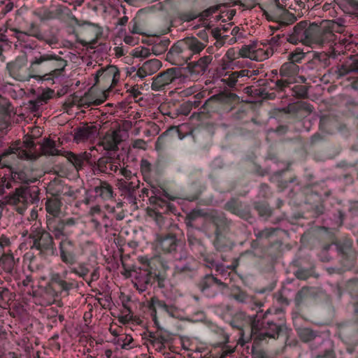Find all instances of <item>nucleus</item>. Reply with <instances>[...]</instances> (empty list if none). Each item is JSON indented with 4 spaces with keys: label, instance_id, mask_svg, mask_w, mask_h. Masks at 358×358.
I'll return each instance as SVG.
<instances>
[{
    "label": "nucleus",
    "instance_id": "1",
    "mask_svg": "<svg viewBox=\"0 0 358 358\" xmlns=\"http://www.w3.org/2000/svg\"><path fill=\"white\" fill-rule=\"evenodd\" d=\"M262 305L256 304L260 309ZM284 315L281 308H269L265 313L258 310L255 315H246L240 313L233 318L231 326L243 331L246 324L250 329L248 338L254 340V345H258L268 339H276L285 327Z\"/></svg>",
    "mask_w": 358,
    "mask_h": 358
},
{
    "label": "nucleus",
    "instance_id": "2",
    "mask_svg": "<svg viewBox=\"0 0 358 358\" xmlns=\"http://www.w3.org/2000/svg\"><path fill=\"white\" fill-rule=\"evenodd\" d=\"M68 61L55 53L40 54L31 61V71L37 80H54L64 76Z\"/></svg>",
    "mask_w": 358,
    "mask_h": 358
},
{
    "label": "nucleus",
    "instance_id": "3",
    "mask_svg": "<svg viewBox=\"0 0 358 358\" xmlns=\"http://www.w3.org/2000/svg\"><path fill=\"white\" fill-rule=\"evenodd\" d=\"M155 331H147L142 334L144 344L148 350H153L162 355L177 352L173 335L159 325H155Z\"/></svg>",
    "mask_w": 358,
    "mask_h": 358
},
{
    "label": "nucleus",
    "instance_id": "4",
    "mask_svg": "<svg viewBox=\"0 0 358 358\" xmlns=\"http://www.w3.org/2000/svg\"><path fill=\"white\" fill-rule=\"evenodd\" d=\"M17 146L18 148L22 149L23 150H26L27 151H30V154L31 155L30 157L24 158V159H36L38 155L36 153V145L34 142L31 139L27 140L23 142H16L12 144L10 147ZM16 156L17 158L22 159L20 157L17 153L12 152L9 154V155L6 157V161H3L1 162V171L3 173V175L6 173V180L10 182V187H12V182H18V183H27L29 181L28 176L23 171H13L10 163L9 162V158H14Z\"/></svg>",
    "mask_w": 358,
    "mask_h": 358
},
{
    "label": "nucleus",
    "instance_id": "5",
    "mask_svg": "<svg viewBox=\"0 0 358 358\" xmlns=\"http://www.w3.org/2000/svg\"><path fill=\"white\" fill-rule=\"evenodd\" d=\"M29 234L31 240V249L37 251V255L43 258L53 256L56 252L54 237L48 230L39 227L33 226L30 232L26 231L23 236Z\"/></svg>",
    "mask_w": 358,
    "mask_h": 358
},
{
    "label": "nucleus",
    "instance_id": "6",
    "mask_svg": "<svg viewBox=\"0 0 358 358\" xmlns=\"http://www.w3.org/2000/svg\"><path fill=\"white\" fill-rule=\"evenodd\" d=\"M141 266L129 271V275L134 277V287L141 292L145 291L157 280L158 286L163 287V280L153 271L151 261L148 257L138 258Z\"/></svg>",
    "mask_w": 358,
    "mask_h": 358
},
{
    "label": "nucleus",
    "instance_id": "7",
    "mask_svg": "<svg viewBox=\"0 0 358 358\" xmlns=\"http://www.w3.org/2000/svg\"><path fill=\"white\" fill-rule=\"evenodd\" d=\"M39 149L42 155L48 156L62 155L71 162L77 171L83 169L85 165L90 160V154L86 152L80 154H75L71 151H64L61 152L57 148L56 141L50 138L44 139L40 145Z\"/></svg>",
    "mask_w": 358,
    "mask_h": 358
},
{
    "label": "nucleus",
    "instance_id": "8",
    "mask_svg": "<svg viewBox=\"0 0 358 358\" xmlns=\"http://www.w3.org/2000/svg\"><path fill=\"white\" fill-rule=\"evenodd\" d=\"M120 81V72L114 65H108L105 68L99 69L94 77V85L102 88L108 95L110 92H119L117 88Z\"/></svg>",
    "mask_w": 358,
    "mask_h": 358
},
{
    "label": "nucleus",
    "instance_id": "9",
    "mask_svg": "<svg viewBox=\"0 0 358 358\" xmlns=\"http://www.w3.org/2000/svg\"><path fill=\"white\" fill-rule=\"evenodd\" d=\"M69 268L64 269L61 273L53 272L50 274V286L57 293H63L68 296L69 292L77 287V281L69 277L73 273L79 277L78 267L69 266Z\"/></svg>",
    "mask_w": 358,
    "mask_h": 358
},
{
    "label": "nucleus",
    "instance_id": "10",
    "mask_svg": "<svg viewBox=\"0 0 358 358\" xmlns=\"http://www.w3.org/2000/svg\"><path fill=\"white\" fill-rule=\"evenodd\" d=\"M78 223V219L75 217L47 218L46 227L48 230L56 240L69 238L74 233L75 228Z\"/></svg>",
    "mask_w": 358,
    "mask_h": 358
},
{
    "label": "nucleus",
    "instance_id": "11",
    "mask_svg": "<svg viewBox=\"0 0 358 358\" xmlns=\"http://www.w3.org/2000/svg\"><path fill=\"white\" fill-rule=\"evenodd\" d=\"M345 27L334 20L324 21L321 27L317 26V30L315 31L313 43L324 45L327 43H334L338 38L335 34H341L344 31Z\"/></svg>",
    "mask_w": 358,
    "mask_h": 358
},
{
    "label": "nucleus",
    "instance_id": "12",
    "mask_svg": "<svg viewBox=\"0 0 358 358\" xmlns=\"http://www.w3.org/2000/svg\"><path fill=\"white\" fill-rule=\"evenodd\" d=\"M38 199V190L29 187H20L15 189L14 194L10 195L9 203L15 206L17 213L22 214L29 203H33Z\"/></svg>",
    "mask_w": 358,
    "mask_h": 358
},
{
    "label": "nucleus",
    "instance_id": "13",
    "mask_svg": "<svg viewBox=\"0 0 358 358\" xmlns=\"http://www.w3.org/2000/svg\"><path fill=\"white\" fill-rule=\"evenodd\" d=\"M274 53V49L266 42H255L243 45L239 50L241 57L249 58L252 60L264 61Z\"/></svg>",
    "mask_w": 358,
    "mask_h": 358
},
{
    "label": "nucleus",
    "instance_id": "14",
    "mask_svg": "<svg viewBox=\"0 0 358 358\" xmlns=\"http://www.w3.org/2000/svg\"><path fill=\"white\" fill-rule=\"evenodd\" d=\"M316 30L317 25L308 24L306 21H301L294 26L292 33L286 37V40L292 44L302 43L310 45L313 43Z\"/></svg>",
    "mask_w": 358,
    "mask_h": 358
},
{
    "label": "nucleus",
    "instance_id": "15",
    "mask_svg": "<svg viewBox=\"0 0 358 358\" xmlns=\"http://www.w3.org/2000/svg\"><path fill=\"white\" fill-rule=\"evenodd\" d=\"M58 248L61 261L68 266L74 265L78 257L83 254L81 245L67 237L60 241Z\"/></svg>",
    "mask_w": 358,
    "mask_h": 358
},
{
    "label": "nucleus",
    "instance_id": "16",
    "mask_svg": "<svg viewBox=\"0 0 358 358\" xmlns=\"http://www.w3.org/2000/svg\"><path fill=\"white\" fill-rule=\"evenodd\" d=\"M299 72V66L293 62L284 63L279 71L280 78H277L275 83V89L278 92H285L289 88L292 84L296 81V76Z\"/></svg>",
    "mask_w": 358,
    "mask_h": 358
},
{
    "label": "nucleus",
    "instance_id": "17",
    "mask_svg": "<svg viewBox=\"0 0 358 358\" xmlns=\"http://www.w3.org/2000/svg\"><path fill=\"white\" fill-rule=\"evenodd\" d=\"M6 70L12 78L18 81H28L31 78L37 80L36 73L31 71V64L27 67L25 59L22 58L7 63Z\"/></svg>",
    "mask_w": 358,
    "mask_h": 358
},
{
    "label": "nucleus",
    "instance_id": "18",
    "mask_svg": "<svg viewBox=\"0 0 358 358\" xmlns=\"http://www.w3.org/2000/svg\"><path fill=\"white\" fill-rule=\"evenodd\" d=\"M121 159L119 155L111 154L100 157L94 166L95 173H104L113 175L119 170L121 165Z\"/></svg>",
    "mask_w": 358,
    "mask_h": 358
},
{
    "label": "nucleus",
    "instance_id": "19",
    "mask_svg": "<svg viewBox=\"0 0 358 358\" xmlns=\"http://www.w3.org/2000/svg\"><path fill=\"white\" fill-rule=\"evenodd\" d=\"M148 308L155 325L160 324L157 317V310H159L160 314H167L171 317L174 316L177 310L174 305L166 303L164 301L160 300L156 296L152 297L148 301Z\"/></svg>",
    "mask_w": 358,
    "mask_h": 358
},
{
    "label": "nucleus",
    "instance_id": "20",
    "mask_svg": "<svg viewBox=\"0 0 358 358\" xmlns=\"http://www.w3.org/2000/svg\"><path fill=\"white\" fill-rule=\"evenodd\" d=\"M166 60L173 65L182 66L191 60L188 51L180 40L175 43L166 55Z\"/></svg>",
    "mask_w": 358,
    "mask_h": 358
},
{
    "label": "nucleus",
    "instance_id": "21",
    "mask_svg": "<svg viewBox=\"0 0 358 358\" xmlns=\"http://www.w3.org/2000/svg\"><path fill=\"white\" fill-rule=\"evenodd\" d=\"M213 101H217L223 110L229 112L239 103V97L235 93L224 91L212 96L205 102L203 107H208Z\"/></svg>",
    "mask_w": 358,
    "mask_h": 358
},
{
    "label": "nucleus",
    "instance_id": "22",
    "mask_svg": "<svg viewBox=\"0 0 358 358\" xmlns=\"http://www.w3.org/2000/svg\"><path fill=\"white\" fill-rule=\"evenodd\" d=\"M180 76V70L178 68H170L159 73L153 78L152 90L159 91L174 82Z\"/></svg>",
    "mask_w": 358,
    "mask_h": 358
},
{
    "label": "nucleus",
    "instance_id": "23",
    "mask_svg": "<svg viewBox=\"0 0 358 358\" xmlns=\"http://www.w3.org/2000/svg\"><path fill=\"white\" fill-rule=\"evenodd\" d=\"M83 38L79 40V43L83 46H90V48H94L98 43V40L103 34L102 29L94 24L87 23V27L82 29Z\"/></svg>",
    "mask_w": 358,
    "mask_h": 358
},
{
    "label": "nucleus",
    "instance_id": "24",
    "mask_svg": "<svg viewBox=\"0 0 358 358\" xmlns=\"http://www.w3.org/2000/svg\"><path fill=\"white\" fill-rule=\"evenodd\" d=\"M199 287L207 296H214L225 289L227 285L213 275H206L199 282Z\"/></svg>",
    "mask_w": 358,
    "mask_h": 358
},
{
    "label": "nucleus",
    "instance_id": "25",
    "mask_svg": "<svg viewBox=\"0 0 358 358\" xmlns=\"http://www.w3.org/2000/svg\"><path fill=\"white\" fill-rule=\"evenodd\" d=\"M140 184L138 178H132L131 180L118 179L117 186L124 198L136 203V192L140 187Z\"/></svg>",
    "mask_w": 358,
    "mask_h": 358
},
{
    "label": "nucleus",
    "instance_id": "26",
    "mask_svg": "<svg viewBox=\"0 0 358 358\" xmlns=\"http://www.w3.org/2000/svg\"><path fill=\"white\" fill-rule=\"evenodd\" d=\"M178 241L172 233L157 235L155 239V247L164 254L172 253L176 250Z\"/></svg>",
    "mask_w": 358,
    "mask_h": 358
},
{
    "label": "nucleus",
    "instance_id": "27",
    "mask_svg": "<svg viewBox=\"0 0 358 358\" xmlns=\"http://www.w3.org/2000/svg\"><path fill=\"white\" fill-rule=\"evenodd\" d=\"M180 41L188 51L191 59L194 56L200 55L201 52L207 47L208 43L207 36L203 38L202 41L195 36H187L180 39Z\"/></svg>",
    "mask_w": 358,
    "mask_h": 358
},
{
    "label": "nucleus",
    "instance_id": "28",
    "mask_svg": "<svg viewBox=\"0 0 358 358\" xmlns=\"http://www.w3.org/2000/svg\"><path fill=\"white\" fill-rule=\"evenodd\" d=\"M14 115V108L9 100L0 95V133H4L8 129Z\"/></svg>",
    "mask_w": 358,
    "mask_h": 358
},
{
    "label": "nucleus",
    "instance_id": "29",
    "mask_svg": "<svg viewBox=\"0 0 358 358\" xmlns=\"http://www.w3.org/2000/svg\"><path fill=\"white\" fill-rule=\"evenodd\" d=\"M213 61L212 55H204L198 60L187 63V69L192 75H203Z\"/></svg>",
    "mask_w": 358,
    "mask_h": 358
},
{
    "label": "nucleus",
    "instance_id": "30",
    "mask_svg": "<svg viewBox=\"0 0 358 358\" xmlns=\"http://www.w3.org/2000/svg\"><path fill=\"white\" fill-rule=\"evenodd\" d=\"M352 36L347 37L345 35H339L338 38L331 45L330 55L336 57L338 55H344L347 50L352 48Z\"/></svg>",
    "mask_w": 358,
    "mask_h": 358
},
{
    "label": "nucleus",
    "instance_id": "31",
    "mask_svg": "<svg viewBox=\"0 0 358 358\" xmlns=\"http://www.w3.org/2000/svg\"><path fill=\"white\" fill-rule=\"evenodd\" d=\"M287 7V3L284 0H275L273 3L269 7L268 10L262 8L263 15L268 21H273L277 22Z\"/></svg>",
    "mask_w": 358,
    "mask_h": 358
},
{
    "label": "nucleus",
    "instance_id": "32",
    "mask_svg": "<svg viewBox=\"0 0 358 358\" xmlns=\"http://www.w3.org/2000/svg\"><path fill=\"white\" fill-rule=\"evenodd\" d=\"M224 209L241 218L247 220L250 217L248 208L243 206L242 203L238 199H231L228 201L224 205Z\"/></svg>",
    "mask_w": 358,
    "mask_h": 358
},
{
    "label": "nucleus",
    "instance_id": "33",
    "mask_svg": "<svg viewBox=\"0 0 358 358\" xmlns=\"http://www.w3.org/2000/svg\"><path fill=\"white\" fill-rule=\"evenodd\" d=\"M162 66V62L157 59H151L145 61L136 71V75L143 78L156 73Z\"/></svg>",
    "mask_w": 358,
    "mask_h": 358
},
{
    "label": "nucleus",
    "instance_id": "34",
    "mask_svg": "<svg viewBox=\"0 0 358 358\" xmlns=\"http://www.w3.org/2000/svg\"><path fill=\"white\" fill-rule=\"evenodd\" d=\"M62 202L61 199L55 195H52L48 198L45 203V210L47 212L46 219L53 217H59L62 211Z\"/></svg>",
    "mask_w": 358,
    "mask_h": 358
},
{
    "label": "nucleus",
    "instance_id": "35",
    "mask_svg": "<svg viewBox=\"0 0 358 358\" xmlns=\"http://www.w3.org/2000/svg\"><path fill=\"white\" fill-rule=\"evenodd\" d=\"M122 141L119 131L107 132L100 142L104 150H115L117 149L118 144Z\"/></svg>",
    "mask_w": 358,
    "mask_h": 358
},
{
    "label": "nucleus",
    "instance_id": "36",
    "mask_svg": "<svg viewBox=\"0 0 358 358\" xmlns=\"http://www.w3.org/2000/svg\"><path fill=\"white\" fill-rule=\"evenodd\" d=\"M94 192L96 197H100L105 201L113 199L115 196L113 186L107 181L101 180H99V183L94 187Z\"/></svg>",
    "mask_w": 358,
    "mask_h": 358
},
{
    "label": "nucleus",
    "instance_id": "37",
    "mask_svg": "<svg viewBox=\"0 0 358 358\" xmlns=\"http://www.w3.org/2000/svg\"><path fill=\"white\" fill-rule=\"evenodd\" d=\"M74 131L73 139L77 143H79L94 137L96 132V127L95 126L85 124L76 128Z\"/></svg>",
    "mask_w": 358,
    "mask_h": 358
},
{
    "label": "nucleus",
    "instance_id": "38",
    "mask_svg": "<svg viewBox=\"0 0 358 358\" xmlns=\"http://www.w3.org/2000/svg\"><path fill=\"white\" fill-rule=\"evenodd\" d=\"M179 260L178 264L176 265V272L178 273H184L189 275L192 273L194 269L196 262L192 257H188L184 254V257L181 255L180 257H176Z\"/></svg>",
    "mask_w": 358,
    "mask_h": 358
},
{
    "label": "nucleus",
    "instance_id": "39",
    "mask_svg": "<svg viewBox=\"0 0 358 358\" xmlns=\"http://www.w3.org/2000/svg\"><path fill=\"white\" fill-rule=\"evenodd\" d=\"M213 245L217 251H227L232 248L231 241L227 236V231H215Z\"/></svg>",
    "mask_w": 358,
    "mask_h": 358
},
{
    "label": "nucleus",
    "instance_id": "40",
    "mask_svg": "<svg viewBox=\"0 0 358 358\" xmlns=\"http://www.w3.org/2000/svg\"><path fill=\"white\" fill-rule=\"evenodd\" d=\"M108 95L106 92L102 91L99 98L96 97L92 90H90L87 93L80 99L81 104L84 106L90 107L91 106H99L103 103L107 99Z\"/></svg>",
    "mask_w": 358,
    "mask_h": 358
},
{
    "label": "nucleus",
    "instance_id": "41",
    "mask_svg": "<svg viewBox=\"0 0 358 358\" xmlns=\"http://www.w3.org/2000/svg\"><path fill=\"white\" fill-rule=\"evenodd\" d=\"M209 220L215 228V231H227L229 222L224 213L212 212L210 214Z\"/></svg>",
    "mask_w": 358,
    "mask_h": 358
},
{
    "label": "nucleus",
    "instance_id": "42",
    "mask_svg": "<svg viewBox=\"0 0 358 358\" xmlns=\"http://www.w3.org/2000/svg\"><path fill=\"white\" fill-rule=\"evenodd\" d=\"M334 245H336L338 254L343 259H348L352 256V241L351 239L345 238L343 240H338L334 243Z\"/></svg>",
    "mask_w": 358,
    "mask_h": 358
},
{
    "label": "nucleus",
    "instance_id": "43",
    "mask_svg": "<svg viewBox=\"0 0 358 358\" xmlns=\"http://www.w3.org/2000/svg\"><path fill=\"white\" fill-rule=\"evenodd\" d=\"M313 110V107L311 104L303 101H299L295 103H289L284 109L285 113L292 114H296L301 111H305L308 113H310Z\"/></svg>",
    "mask_w": 358,
    "mask_h": 358
},
{
    "label": "nucleus",
    "instance_id": "44",
    "mask_svg": "<svg viewBox=\"0 0 358 358\" xmlns=\"http://www.w3.org/2000/svg\"><path fill=\"white\" fill-rule=\"evenodd\" d=\"M117 343L122 349L129 350L139 346V343L131 335L122 334L118 335Z\"/></svg>",
    "mask_w": 358,
    "mask_h": 358
},
{
    "label": "nucleus",
    "instance_id": "45",
    "mask_svg": "<svg viewBox=\"0 0 358 358\" xmlns=\"http://www.w3.org/2000/svg\"><path fill=\"white\" fill-rule=\"evenodd\" d=\"M150 203L154 207L152 210H157L162 213H169L172 211L173 206L164 199L162 197L157 199L155 196L150 197Z\"/></svg>",
    "mask_w": 358,
    "mask_h": 358
},
{
    "label": "nucleus",
    "instance_id": "46",
    "mask_svg": "<svg viewBox=\"0 0 358 358\" xmlns=\"http://www.w3.org/2000/svg\"><path fill=\"white\" fill-rule=\"evenodd\" d=\"M10 31L17 34L16 38L18 40H24V37L34 36L39 40H43V34H41L38 27L34 24H31L27 32L20 31L17 29H10Z\"/></svg>",
    "mask_w": 358,
    "mask_h": 358
},
{
    "label": "nucleus",
    "instance_id": "47",
    "mask_svg": "<svg viewBox=\"0 0 358 358\" xmlns=\"http://www.w3.org/2000/svg\"><path fill=\"white\" fill-rule=\"evenodd\" d=\"M91 222L93 224L96 230L101 231L102 228L106 229V231L108 229L112 226V220L106 215L104 213L101 216H96L94 218H92Z\"/></svg>",
    "mask_w": 358,
    "mask_h": 358
},
{
    "label": "nucleus",
    "instance_id": "48",
    "mask_svg": "<svg viewBox=\"0 0 358 358\" xmlns=\"http://www.w3.org/2000/svg\"><path fill=\"white\" fill-rule=\"evenodd\" d=\"M150 187V196H155L157 199L165 197L169 200L174 201L176 197L171 196L164 189L158 187L157 183L152 180L151 182H147Z\"/></svg>",
    "mask_w": 358,
    "mask_h": 358
},
{
    "label": "nucleus",
    "instance_id": "49",
    "mask_svg": "<svg viewBox=\"0 0 358 358\" xmlns=\"http://www.w3.org/2000/svg\"><path fill=\"white\" fill-rule=\"evenodd\" d=\"M0 265L3 266L6 272L11 273L15 266V261L13 255L6 252H3L0 258Z\"/></svg>",
    "mask_w": 358,
    "mask_h": 358
},
{
    "label": "nucleus",
    "instance_id": "50",
    "mask_svg": "<svg viewBox=\"0 0 358 358\" xmlns=\"http://www.w3.org/2000/svg\"><path fill=\"white\" fill-rule=\"evenodd\" d=\"M180 344L181 345L182 348L185 350L193 352H201V348L198 346L197 342L190 339L189 338H180Z\"/></svg>",
    "mask_w": 358,
    "mask_h": 358
},
{
    "label": "nucleus",
    "instance_id": "51",
    "mask_svg": "<svg viewBox=\"0 0 358 358\" xmlns=\"http://www.w3.org/2000/svg\"><path fill=\"white\" fill-rule=\"evenodd\" d=\"M198 254L200 255V260L203 262L206 267L210 268L215 267L217 271L220 270L218 265L215 263L214 255L211 253H208L206 248L203 249V251H201Z\"/></svg>",
    "mask_w": 358,
    "mask_h": 358
},
{
    "label": "nucleus",
    "instance_id": "52",
    "mask_svg": "<svg viewBox=\"0 0 358 358\" xmlns=\"http://www.w3.org/2000/svg\"><path fill=\"white\" fill-rule=\"evenodd\" d=\"M140 169L143 180L146 182H151V180H152L151 178L152 164L149 161L145 159H141Z\"/></svg>",
    "mask_w": 358,
    "mask_h": 358
},
{
    "label": "nucleus",
    "instance_id": "53",
    "mask_svg": "<svg viewBox=\"0 0 358 358\" xmlns=\"http://www.w3.org/2000/svg\"><path fill=\"white\" fill-rule=\"evenodd\" d=\"M170 44L169 39H160L158 42L155 43L152 46V53L155 55H159L166 51Z\"/></svg>",
    "mask_w": 358,
    "mask_h": 358
},
{
    "label": "nucleus",
    "instance_id": "54",
    "mask_svg": "<svg viewBox=\"0 0 358 358\" xmlns=\"http://www.w3.org/2000/svg\"><path fill=\"white\" fill-rule=\"evenodd\" d=\"M280 15H281L278 20L277 23L281 26H286L293 24L296 20L295 15L293 13L289 12L287 8H285V10H282V13Z\"/></svg>",
    "mask_w": 358,
    "mask_h": 358
},
{
    "label": "nucleus",
    "instance_id": "55",
    "mask_svg": "<svg viewBox=\"0 0 358 358\" xmlns=\"http://www.w3.org/2000/svg\"><path fill=\"white\" fill-rule=\"evenodd\" d=\"M231 35L227 41L230 45L236 43L244 38V30L238 27H234L231 31Z\"/></svg>",
    "mask_w": 358,
    "mask_h": 358
},
{
    "label": "nucleus",
    "instance_id": "56",
    "mask_svg": "<svg viewBox=\"0 0 358 358\" xmlns=\"http://www.w3.org/2000/svg\"><path fill=\"white\" fill-rule=\"evenodd\" d=\"M60 15V11L57 9L50 10L43 8L39 11V17L43 20H48L57 18Z\"/></svg>",
    "mask_w": 358,
    "mask_h": 358
},
{
    "label": "nucleus",
    "instance_id": "57",
    "mask_svg": "<svg viewBox=\"0 0 358 358\" xmlns=\"http://www.w3.org/2000/svg\"><path fill=\"white\" fill-rule=\"evenodd\" d=\"M313 292L309 287H302L296 294L295 302L297 306H299L304 300L311 296Z\"/></svg>",
    "mask_w": 358,
    "mask_h": 358
},
{
    "label": "nucleus",
    "instance_id": "58",
    "mask_svg": "<svg viewBox=\"0 0 358 358\" xmlns=\"http://www.w3.org/2000/svg\"><path fill=\"white\" fill-rule=\"evenodd\" d=\"M298 335L300 339L305 343L313 341L316 336V334L309 328L299 329Z\"/></svg>",
    "mask_w": 358,
    "mask_h": 358
},
{
    "label": "nucleus",
    "instance_id": "59",
    "mask_svg": "<svg viewBox=\"0 0 358 358\" xmlns=\"http://www.w3.org/2000/svg\"><path fill=\"white\" fill-rule=\"evenodd\" d=\"M292 94V95L299 98L305 99L308 96V88L305 85H296L291 89Z\"/></svg>",
    "mask_w": 358,
    "mask_h": 358
},
{
    "label": "nucleus",
    "instance_id": "60",
    "mask_svg": "<svg viewBox=\"0 0 358 358\" xmlns=\"http://www.w3.org/2000/svg\"><path fill=\"white\" fill-rule=\"evenodd\" d=\"M305 57V53L300 50L299 48H296L294 51L292 52L288 56V62H293L294 64L301 63L302 60Z\"/></svg>",
    "mask_w": 358,
    "mask_h": 358
},
{
    "label": "nucleus",
    "instance_id": "61",
    "mask_svg": "<svg viewBox=\"0 0 358 358\" xmlns=\"http://www.w3.org/2000/svg\"><path fill=\"white\" fill-rule=\"evenodd\" d=\"M188 243L193 251H196L197 253L201 251H203L205 248L201 241L194 236H188Z\"/></svg>",
    "mask_w": 358,
    "mask_h": 358
},
{
    "label": "nucleus",
    "instance_id": "62",
    "mask_svg": "<svg viewBox=\"0 0 358 358\" xmlns=\"http://www.w3.org/2000/svg\"><path fill=\"white\" fill-rule=\"evenodd\" d=\"M13 299V294L8 288L0 287V301L1 303H8Z\"/></svg>",
    "mask_w": 358,
    "mask_h": 358
},
{
    "label": "nucleus",
    "instance_id": "63",
    "mask_svg": "<svg viewBox=\"0 0 358 358\" xmlns=\"http://www.w3.org/2000/svg\"><path fill=\"white\" fill-rule=\"evenodd\" d=\"M152 50L145 47H138L134 50L133 56L134 57L146 58L151 55Z\"/></svg>",
    "mask_w": 358,
    "mask_h": 358
},
{
    "label": "nucleus",
    "instance_id": "64",
    "mask_svg": "<svg viewBox=\"0 0 358 358\" xmlns=\"http://www.w3.org/2000/svg\"><path fill=\"white\" fill-rule=\"evenodd\" d=\"M313 358H336L335 350L333 348H330L320 352L315 355Z\"/></svg>",
    "mask_w": 358,
    "mask_h": 358
}]
</instances>
